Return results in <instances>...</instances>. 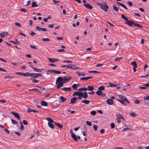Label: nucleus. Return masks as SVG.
Returning <instances> with one entry per match:
<instances>
[{
	"mask_svg": "<svg viewBox=\"0 0 149 149\" xmlns=\"http://www.w3.org/2000/svg\"><path fill=\"white\" fill-rule=\"evenodd\" d=\"M62 77H58L56 79V83L57 85L56 86L57 89L61 88L63 85L64 83L62 81Z\"/></svg>",
	"mask_w": 149,
	"mask_h": 149,
	"instance_id": "obj_1",
	"label": "nucleus"
},
{
	"mask_svg": "<svg viewBox=\"0 0 149 149\" xmlns=\"http://www.w3.org/2000/svg\"><path fill=\"white\" fill-rule=\"evenodd\" d=\"M97 4L99 6L102 10H104L106 12L107 11V9H108L109 8L106 3H105L104 4H103L99 3H97Z\"/></svg>",
	"mask_w": 149,
	"mask_h": 149,
	"instance_id": "obj_2",
	"label": "nucleus"
},
{
	"mask_svg": "<svg viewBox=\"0 0 149 149\" xmlns=\"http://www.w3.org/2000/svg\"><path fill=\"white\" fill-rule=\"evenodd\" d=\"M118 96L120 99L123 101L124 102L127 103V104H129L130 103V102L127 100L125 96L120 94Z\"/></svg>",
	"mask_w": 149,
	"mask_h": 149,
	"instance_id": "obj_3",
	"label": "nucleus"
},
{
	"mask_svg": "<svg viewBox=\"0 0 149 149\" xmlns=\"http://www.w3.org/2000/svg\"><path fill=\"white\" fill-rule=\"evenodd\" d=\"M68 68L73 70H76L80 68L79 67H77L75 64H69L68 65Z\"/></svg>",
	"mask_w": 149,
	"mask_h": 149,
	"instance_id": "obj_4",
	"label": "nucleus"
},
{
	"mask_svg": "<svg viewBox=\"0 0 149 149\" xmlns=\"http://www.w3.org/2000/svg\"><path fill=\"white\" fill-rule=\"evenodd\" d=\"M62 81H63V83H66L68 82L71 79V77H70L68 78V77H62Z\"/></svg>",
	"mask_w": 149,
	"mask_h": 149,
	"instance_id": "obj_5",
	"label": "nucleus"
},
{
	"mask_svg": "<svg viewBox=\"0 0 149 149\" xmlns=\"http://www.w3.org/2000/svg\"><path fill=\"white\" fill-rule=\"evenodd\" d=\"M70 133L71 134V136L72 139L75 141H77L78 139L76 135L71 130L70 131Z\"/></svg>",
	"mask_w": 149,
	"mask_h": 149,
	"instance_id": "obj_6",
	"label": "nucleus"
},
{
	"mask_svg": "<svg viewBox=\"0 0 149 149\" xmlns=\"http://www.w3.org/2000/svg\"><path fill=\"white\" fill-rule=\"evenodd\" d=\"M42 76L41 73H32V78H36L38 77H41Z\"/></svg>",
	"mask_w": 149,
	"mask_h": 149,
	"instance_id": "obj_7",
	"label": "nucleus"
},
{
	"mask_svg": "<svg viewBox=\"0 0 149 149\" xmlns=\"http://www.w3.org/2000/svg\"><path fill=\"white\" fill-rule=\"evenodd\" d=\"M47 72H52L53 74H60L61 73V71L54 70H48Z\"/></svg>",
	"mask_w": 149,
	"mask_h": 149,
	"instance_id": "obj_8",
	"label": "nucleus"
},
{
	"mask_svg": "<svg viewBox=\"0 0 149 149\" xmlns=\"http://www.w3.org/2000/svg\"><path fill=\"white\" fill-rule=\"evenodd\" d=\"M134 22L132 20H129L128 19L125 21V23L130 26H132V25L134 24Z\"/></svg>",
	"mask_w": 149,
	"mask_h": 149,
	"instance_id": "obj_9",
	"label": "nucleus"
},
{
	"mask_svg": "<svg viewBox=\"0 0 149 149\" xmlns=\"http://www.w3.org/2000/svg\"><path fill=\"white\" fill-rule=\"evenodd\" d=\"M30 66L35 71L37 72H41L43 70L42 68L37 69L36 68L33 67V66L30 65Z\"/></svg>",
	"mask_w": 149,
	"mask_h": 149,
	"instance_id": "obj_10",
	"label": "nucleus"
},
{
	"mask_svg": "<svg viewBox=\"0 0 149 149\" xmlns=\"http://www.w3.org/2000/svg\"><path fill=\"white\" fill-rule=\"evenodd\" d=\"M47 59L51 63H54L59 61V59L58 58H48Z\"/></svg>",
	"mask_w": 149,
	"mask_h": 149,
	"instance_id": "obj_11",
	"label": "nucleus"
},
{
	"mask_svg": "<svg viewBox=\"0 0 149 149\" xmlns=\"http://www.w3.org/2000/svg\"><path fill=\"white\" fill-rule=\"evenodd\" d=\"M11 113L13 114L18 120L20 119V118L19 115L17 113L13 111H12Z\"/></svg>",
	"mask_w": 149,
	"mask_h": 149,
	"instance_id": "obj_12",
	"label": "nucleus"
},
{
	"mask_svg": "<svg viewBox=\"0 0 149 149\" xmlns=\"http://www.w3.org/2000/svg\"><path fill=\"white\" fill-rule=\"evenodd\" d=\"M93 77H83L81 78L80 79L81 80L84 81H87L88 79H92Z\"/></svg>",
	"mask_w": 149,
	"mask_h": 149,
	"instance_id": "obj_13",
	"label": "nucleus"
},
{
	"mask_svg": "<svg viewBox=\"0 0 149 149\" xmlns=\"http://www.w3.org/2000/svg\"><path fill=\"white\" fill-rule=\"evenodd\" d=\"M84 6L86 8L88 9H92L93 8L92 6L89 3H85Z\"/></svg>",
	"mask_w": 149,
	"mask_h": 149,
	"instance_id": "obj_14",
	"label": "nucleus"
},
{
	"mask_svg": "<svg viewBox=\"0 0 149 149\" xmlns=\"http://www.w3.org/2000/svg\"><path fill=\"white\" fill-rule=\"evenodd\" d=\"M77 98L76 97L72 98L70 100V102L71 104H74L77 101Z\"/></svg>",
	"mask_w": 149,
	"mask_h": 149,
	"instance_id": "obj_15",
	"label": "nucleus"
},
{
	"mask_svg": "<svg viewBox=\"0 0 149 149\" xmlns=\"http://www.w3.org/2000/svg\"><path fill=\"white\" fill-rule=\"evenodd\" d=\"M107 103L109 105H111L113 104V102L111 99H108L106 100Z\"/></svg>",
	"mask_w": 149,
	"mask_h": 149,
	"instance_id": "obj_16",
	"label": "nucleus"
},
{
	"mask_svg": "<svg viewBox=\"0 0 149 149\" xmlns=\"http://www.w3.org/2000/svg\"><path fill=\"white\" fill-rule=\"evenodd\" d=\"M117 4L120 5L123 8H125L126 10H128L126 6L123 4L120 3L119 2H116Z\"/></svg>",
	"mask_w": 149,
	"mask_h": 149,
	"instance_id": "obj_17",
	"label": "nucleus"
},
{
	"mask_svg": "<svg viewBox=\"0 0 149 149\" xmlns=\"http://www.w3.org/2000/svg\"><path fill=\"white\" fill-rule=\"evenodd\" d=\"M10 42L15 45H18L19 44V41L17 39L15 40V41H10Z\"/></svg>",
	"mask_w": 149,
	"mask_h": 149,
	"instance_id": "obj_18",
	"label": "nucleus"
},
{
	"mask_svg": "<svg viewBox=\"0 0 149 149\" xmlns=\"http://www.w3.org/2000/svg\"><path fill=\"white\" fill-rule=\"evenodd\" d=\"M76 73L78 74V76H84L85 75V73L83 72H77V71Z\"/></svg>",
	"mask_w": 149,
	"mask_h": 149,
	"instance_id": "obj_19",
	"label": "nucleus"
},
{
	"mask_svg": "<svg viewBox=\"0 0 149 149\" xmlns=\"http://www.w3.org/2000/svg\"><path fill=\"white\" fill-rule=\"evenodd\" d=\"M8 34V33L7 32H3L2 33H0V36L2 38H3L5 36H6Z\"/></svg>",
	"mask_w": 149,
	"mask_h": 149,
	"instance_id": "obj_20",
	"label": "nucleus"
},
{
	"mask_svg": "<svg viewBox=\"0 0 149 149\" xmlns=\"http://www.w3.org/2000/svg\"><path fill=\"white\" fill-rule=\"evenodd\" d=\"M40 104L42 106H47L48 105L47 103L44 101H42L40 102Z\"/></svg>",
	"mask_w": 149,
	"mask_h": 149,
	"instance_id": "obj_21",
	"label": "nucleus"
},
{
	"mask_svg": "<svg viewBox=\"0 0 149 149\" xmlns=\"http://www.w3.org/2000/svg\"><path fill=\"white\" fill-rule=\"evenodd\" d=\"M117 117L119 118H121L123 120H125V119L124 117L120 113L117 114Z\"/></svg>",
	"mask_w": 149,
	"mask_h": 149,
	"instance_id": "obj_22",
	"label": "nucleus"
},
{
	"mask_svg": "<svg viewBox=\"0 0 149 149\" xmlns=\"http://www.w3.org/2000/svg\"><path fill=\"white\" fill-rule=\"evenodd\" d=\"M32 73H29L28 72L26 73H24L23 76L25 77L31 76L32 77Z\"/></svg>",
	"mask_w": 149,
	"mask_h": 149,
	"instance_id": "obj_23",
	"label": "nucleus"
},
{
	"mask_svg": "<svg viewBox=\"0 0 149 149\" xmlns=\"http://www.w3.org/2000/svg\"><path fill=\"white\" fill-rule=\"evenodd\" d=\"M87 88L88 90L89 91H92L94 89V87L91 86H88Z\"/></svg>",
	"mask_w": 149,
	"mask_h": 149,
	"instance_id": "obj_24",
	"label": "nucleus"
},
{
	"mask_svg": "<svg viewBox=\"0 0 149 149\" xmlns=\"http://www.w3.org/2000/svg\"><path fill=\"white\" fill-rule=\"evenodd\" d=\"M134 26L138 28H143V26H142L135 22H134Z\"/></svg>",
	"mask_w": 149,
	"mask_h": 149,
	"instance_id": "obj_25",
	"label": "nucleus"
},
{
	"mask_svg": "<svg viewBox=\"0 0 149 149\" xmlns=\"http://www.w3.org/2000/svg\"><path fill=\"white\" fill-rule=\"evenodd\" d=\"M38 6L36 3L35 1H33L32 3L31 7L32 8L36 7Z\"/></svg>",
	"mask_w": 149,
	"mask_h": 149,
	"instance_id": "obj_26",
	"label": "nucleus"
},
{
	"mask_svg": "<svg viewBox=\"0 0 149 149\" xmlns=\"http://www.w3.org/2000/svg\"><path fill=\"white\" fill-rule=\"evenodd\" d=\"M71 89V87L66 88L64 87L61 88V89L63 90L64 91H70Z\"/></svg>",
	"mask_w": 149,
	"mask_h": 149,
	"instance_id": "obj_27",
	"label": "nucleus"
},
{
	"mask_svg": "<svg viewBox=\"0 0 149 149\" xmlns=\"http://www.w3.org/2000/svg\"><path fill=\"white\" fill-rule=\"evenodd\" d=\"M27 111L28 112H29V113L31 112H37V113L38 112V111H36L35 110H33V109H31L30 108H29V109H27Z\"/></svg>",
	"mask_w": 149,
	"mask_h": 149,
	"instance_id": "obj_28",
	"label": "nucleus"
},
{
	"mask_svg": "<svg viewBox=\"0 0 149 149\" xmlns=\"http://www.w3.org/2000/svg\"><path fill=\"white\" fill-rule=\"evenodd\" d=\"M54 124L57 125L59 128L60 129H62L63 127V125L58 123H55Z\"/></svg>",
	"mask_w": 149,
	"mask_h": 149,
	"instance_id": "obj_29",
	"label": "nucleus"
},
{
	"mask_svg": "<svg viewBox=\"0 0 149 149\" xmlns=\"http://www.w3.org/2000/svg\"><path fill=\"white\" fill-rule=\"evenodd\" d=\"M88 96V94L87 92H85L83 93L82 97L84 98H86Z\"/></svg>",
	"mask_w": 149,
	"mask_h": 149,
	"instance_id": "obj_30",
	"label": "nucleus"
},
{
	"mask_svg": "<svg viewBox=\"0 0 149 149\" xmlns=\"http://www.w3.org/2000/svg\"><path fill=\"white\" fill-rule=\"evenodd\" d=\"M60 99L61 100V102H64L67 100V98H65V97L62 96H61L60 97Z\"/></svg>",
	"mask_w": 149,
	"mask_h": 149,
	"instance_id": "obj_31",
	"label": "nucleus"
},
{
	"mask_svg": "<svg viewBox=\"0 0 149 149\" xmlns=\"http://www.w3.org/2000/svg\"><path fill=\"white\" fill-rule=\"evenodd\" d=\"M121 17L122 18L125 20V21H127L128 19V18L123 14L121 15Z\"/></svg>",
	"mask_w": 149,
	"mask_h": 149,
	"instance_id": "obj_32",
	"label": "nucleus"
},
{
	"mask_svg": "<svg viewBox=\"0 0 149 149\" xmlns=\"http://www.w3.org/2000/svg\"><path fill=\"white\" fill-rule=\"evenodd\" d=\"M131 64L133 66V67H137V63L136 61H132L131 63Z\"/></svg>",
	"mask_w": 149,
	"mask_h": 149,
	"instance_id": "obj_33",
	"label": "nucleus"
},
{
	"mask_svg": "<svg viewBox=\"0 0 149 149\" xmlns=\"http://www.w3.org/2000/svg\"><path fill=\"white\" fill-rule=\"evenodd\" d=\"M81 102L83 103H85L86 104H88L90 102V101L88 100H84L82 101Z\"/></svg>",
	"mask_w": 149,
	"mask_h": 149,
	"instance_id": "obj_34",
	"label": "nucleus"
},
{
	"mask_svg": "<svg viewBox=\"0 0 149 149\" xmlns=\"http://www.w3.org/2000/svg\"><path fill=\"white\" fill-rule=\"evenodd\" d=\"M48 125L52 129H54V126L51 123L49 122L48 123Z\"/></svg>",
	"mask_w": 149,
	"mask_h": 149,
	"instance_id": "obj_35",
	"label": "nucleus"
},
{
	"mask_svg": "<svg viewBox=\"0 0 149 149\" xmlns=\"http://www.w3.org/2000/svg\"><path fill=\"white\" fill-rule=\"evenodd\" d=\"M47 120L49 121V122L50 123H54V121L50 118L47 117Z\"/></svg>",
	"mask_w": 149,
	"mask_h": 149,
	"instance_id": "obj_36",
	"label": "nucleus"
},
{
	"mask_svg": "<svg viewBox=\"0 0 149 149\" xmlns=\"http://www.w3.org/2000/svg\"><path fill=\"white\" fill-rule=\"evenodd\" d=\"M88 73H101L100 72H98L96 70H93L91 71H88Z\"/></svg>",
	"mask_w": 149,
	"mask_h": 149,
	"instance_id": "obj_37",
	"label": "nucleus"
},
{
	"mask_svg": "<svg viewBox=\"0 0 149 149\" xmlns=\"http://www.w3.org/2000/svg\"><path fill=\"white\" fill-rule=\"evenodd\" d=\"M79 85V84L78 85ZM77 84H74L72 85V87L73 89L77 90Z\"/></svg>",
	"mask_w": 149,
	"mask_h": 149,
	"instance_id": "obj_38",
	"label": "nucleus"
},
{
	"mask_svg": "<svg viewBox=\"0 0 149 149\" xmlns=\"http://www.w3.org/2000/svg\"><path fill=\"white\" fill-rule=\"evenodd\" d=\"M102 92L101 91L98 90L96 92V94L98 95H100L102 94Z\"/></svg>",
	"mask_w": 149,
	"mask_h": 149,
	"instance_id": "obj_39",
	"label": "nucleus"
},
{
	"mask_svg": "<svg viewBox=\"0 0 149 149\" xmlns=\"http://www.w3.org/2000/svg\"><path fill=\"white\" fill-rule=\"evenodd\" d=\"M14 78V76H6L4 77L5 79L9 78L10 79H13Z\"/></svg>",
	"mask_w": 149,
	"mask_h": 149,
	"instance_id": "obj_40",
	"label": "nucleus"
},
{
	"mask_svg": "<svg viewBox=\"0 0 149 149\" xmlns=\"http://www.w3.org/2000/svg\"><path fill=\"white\" fill-rule=\"evenodd\" d=\"M104 87L103 86H101L98 88V89L100 91L103 90L104 89Z\"/></svg>",
	"mask_w": 149,
	"mask_h": 149,
	"instance_id": "obj_41",
	"label": "nucleus"
},
{
	"mask_svg": "<svg viewBox=\"0 0 149 149\" xmlns=\"http://www.w3.org/2000/svg\"><path fill=\"white\" fill-rule=\"evenodd\" d=\"M113 8L114 10L116 12L118 11V8L117 7H116L114 5L113 6Z\"/></svg>",
	"mask_w": 149,
	"mask_h": 149,
	"instance_id": "obj_42",
	"label": "nucleus"
},
{
	"mask_svg": "<svg viewBox=\"0 0 149 149\" xmlns=\"http://www.w3.org/2000/svg\"><path fill=\"white\" fill-rule=\"evenodd\" d=\"M117 101H118V102H120L122 104H123L124 105H125L126 104L124 102H123V101L122 100H119V99H117Z\"/></svg>",
	"mask_w": 149,
	"mask_h": 149,
	"instance_id": "obj_43",
	"label": "nucleus"
},
{
	"mask_svg": "<svg viewBox=\"0 0 149 149\" xmlns=\"http://www.w3.org/2000/svg\"><path fill=\"white\" fill-rule=\"evenodd\" d=\"M122 59V57H121L116 58L115 59V61H120Z\"/></svg>",
	"mask_w": 149,
	"mask_h": 149,
	"instance_id": "obj_44",
	"label": "nucleus"
},
{
	"mask_svg": "<svg viewBox=\"0 0 149 149\" xmlns=\"http://www.w3.org/2000/svg\"><path fill=\"white\" fill-rule=\"evenodd\" d=\"M28 91H38L40 93H41V92H40V91H38V90L37 88H32V89H29L28 90Z\"/></svg>",
	"mask_w": 149,
	"mask_h": 149,
	"instance_id": "obj_45",
	"label": "nucleus"
},
{
	"mask_svg": "<svg viewBox=\"0 0 149 149\" xmlns=\"http://www.w3.org/2000/svg\"><path fill=\"white\" fill-rule=\"evenodd\" d=\"M143 98L145 100H149V95H145L143 97Z\"/></svg>",
	"mask_w": 149,
	"mask_h": 149,
	"instance_id": "obj_46",
	"label": "nucleus"
},
{
	"mask_svg": "<svg viewBox=\"0 0 149 149\" xmlns=\"http://www.w3.org/2000/svg\"><path fill=\"white\" fill-rule=\"evenodd\" d=\"M42 40L43 41H50V40L48 38H42Z\"/></svg>",
	"mask_w": 149,
	"mask_h": 149,
	"instance_id": "obj_47",
	"label": "nucleus"
},
{
	"mask_svg": "<svg viewBox=\"0 0 149 149\" xmlns=\"http://www.w3.org/2000/svg\"><path fill=\"white\" fill-rule=\"evenodd\" d=\"M83 93L82 92H78V96H82L83 95Z\"/></svg>",
	"mask_w": 149,
	"mask_h": 149,
	"instance_id": "obj_48",
	"label": "nucleus"
},
{
	"mask_svg": "<svg viewBox=\"0 0 149 149\" xmlns=\"http://www.w3.org/2000/svg\"><path fill=\"white\" fill-rule=\"evenodd\" d=\"M109 85L108 86V87L110 86L111 87H115L117 86V85L116 84H113L111 83L109 84Z\"/></svg>",
	"mask_w": 149,
	"mask_h": 149,
	"instance_id": "obj_49",
	"label": "nucleus"
},
{
	"mask_svg": "<svg viewBox=\"0 0 149 149\" xmlns=\"http://www.w3.org/2000/svg\"><path fill=\"white\" fill-rule=\"evenodd\" d=\"M130 115L132 116L135 117L137 114L134 112L131 113H130Z\"/></svg>",
	"mask_w": 149,
	"mask_h": 149,
	"instance_id": "obj_50",
	"label": "nucleus"
},
{
	"mask_svg": "<svg viewBox=\"0 0 149 149\" xmlns=\"http://www.w3.org/2000/svg\"><path fill=\"white\" fill-rule=\"evenodd\" d=\"M41 28L40 27L38 26L36 27V30L38 31H41Z\"/></svg>",
	"mask_w": 149,
	"mask_h": 149,
	"instance_id": "obj_51",
	"label": "nucleus"
},
{
	"mask_svg": "<svg viewBox=\"0 0 149 149\" xmlns=\"http://www.w3.org/2000/svg\"><path fill=\"white\" fill-rule=\"evenodd\" d=\"M97 113L95 111H93L91 112V113L92 115H95Z\"/></svg>",
	"mask_w": 149,
	"mask_h": 149,
	"instance_id": "obj_52",
	"label": "nucleus"
},
{
	"mask_svg": "<svg viewBox=\"0 0 149 149\" xmlns=\"http://www.w3.org/2000/svg\"><path fill=\"white\" fill-rule=\"evenodd\" d=\"M21 12H24L25 13L27 12V11L26 9L24 8H21L20 10Z\"/></svg>",
	"mask_w": 149,
	"mask_h": 149,
	"instance_id": "obj_53",
	"label": "nucleus"
},
{
	"mask_svg": "<svg viewBox=\"0 0 149 149\" xmlns=\"http://www.w3.org/2000/svg\"><path fill=\"white\" fill-rule=\"evenodd\" d=\"M110 126L111 127L112 129L114 128H115V125L113 123H111Z\"/></svg>",
	"mask_w": 149,
	"mask_h": 149,
	"instance_id": "obj_54",
	"label": "nucleus"
},
{
	"mask_svg": "<svg viewBox=\"0 0 149 149\" xmlns=\"http://www.w3.org/2000/svg\"><path fill=\"white\" fill-rule=\"evenodd\" d=\"M86 123L87 125L89 126H91L92 125V123H91V122L89 121H86Z\"/></svg>",
	"mask_w": 149,
	"mask_h": 149,
	"instance_id": "obj_55",
	"label": "nucleus"
},
{
	"mask_svg": "<svg viewBox=\"0 0 149 149\" xmlns=\"http://www.w3.org/2000/svg\"><path fill=\"white\" fill-rule=\"evenodd\" d=\"M11 121L14 124H17L18 123L17 122H16L15 120L13 119H11Z\"/></svg>",
	"mask_w": 149,
	"mask_h": 149,
	"instance_id": "obj_56",
	"label": "nucleus"
},
{
	"mask_svg": "<svg viewBox=\"0 0 149 149\" xmlns=\"http://www.w3.org/2000/svg\"><path fill=\"white\" fill-rule=\"evenodd\" d=\"M63 63H72V61H69V60H63Z\"/></svg>",
	"mask_w": 149,
	"mask_h": 149,
	"instance_id": "obj_57",
	"label": "nucleus"
},
{
	"mask_svg": "<svg viewBox=\"0 0 149 149\" xmlns=\"http://www.w3.org/2000/svg\"><path fill=\"white\" fill-rule=\"evenodd\" d=\"M65 50L63 49H59L57 50V52H65Z\"/></svg>",
	"mask_w": 149,
	"mask_h": 149,
	"instance_id": "obj_58",
	"label": "nucleus"
},
{
	"mask_svg": "<svg viewBox=\"0 0 149 149\" xmlns=\"http://www.w3.org/2000/svg\"><path fill=\"white\" fill-rule=\"evenodd\" d=\"M32 81V82L33 83H38L39 81L35 79H31Z\"/></svg>",
	"mask_w": 149,
	"mask_h": 149,
	"instance_id": "obj_59",
	"label": "nucleus"
},
{
	"mask_svg": "<svg viewBox=\"0 0 149 149\" xmlns=\"http://www.w3.org/2000/svg\"><path fill=\"white\" fill-rule=\"evenodd\" d=\"M15 73L16 74L19 75H23H23H24V73H22L21 72H16Z\"/></svg>",
	"mask_w": 149,
	"mask_h": 149,
	"instance_id": "obj_60",
	"label": "nucleus"
},
{
	"mask_svg": "<svg viewBox=\"0 0 149 149\" xmlns=\"http://www.w3.org/2000/svg\"><path fill=\"white\" fill-rule=\"evenodd\" d=\"M30 47L32 49H37V47L36 46L32 45H30Z\"/></svg>",
	"mask_w": 149,
	"mask_h": 149,
	"instance_id": "obj_61",
	"label": "nucleus"
},
{
	"mask_svg": "<svg viewBox=\"0 0 149 149\" xmlns=\"http://www.w3.org/2000/svg\"><path fill=\"white\" fill-rule=\"evenodd\" d=\"M15 24L16 25V26H18L19 27H21V24H20L19 23H18L17 22H15Z\"/></svg>",
	"mask_w": 149,
	"mask_h": 149,
	"instance_id": "obj_62",
	"label": "nucleus"
},
{
	"mask_svg": "<svg viewBox=\"0 0 149 149\" xmlns=\"http://www.w3.org/2000/svg\"><path fill=\"white\" fill-rule=\"evenodd\" d=\"M54 26V25L53 24H49L48 25V27H49L53 28Z\"/></svg>",
	"mask_w": 149,
	"mask_h": 149,
	"instance_id": "obj_63",
	"label": "nucleus"
},
{
	"mask_svg": "<svg viewBox=\"0 0 149 149\" xmlns=\"http://www.w3.org/2000/svg\"><path fill=\"white\" fill-rule=\"evenodd\" d=\"M23 123L25 125H26L28 124V122L25 120H24L23 121Z\"/></svg>",
	"mask_w": 149,
	"mask_h": 149,
	"instance_id": "obj_64",
	"label": "nucleus"
}]
</instances>
